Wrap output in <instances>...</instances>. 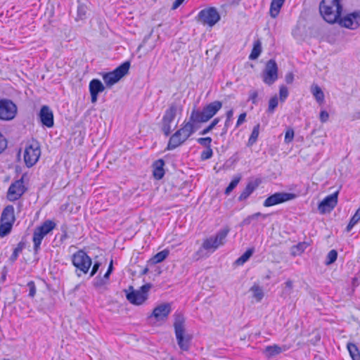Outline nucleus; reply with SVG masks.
<instances>
[{
  "mask_svg": "<svg viewBox=\"0 0 360 360\" xmlns=\"http://www.w3.org/2000/svg\"><path fill=\"white\" fill-rule=\"evenodd\" d=\"M174 317L173 326L177 345L182 351H188L192 336L186 331V319L181 313H175Z\"/></svg>",
  "mask_w": 360,
  "mask_h": 360,
  "instance_id": "f257e3e1",
  "label": "nucleus"
},
{
  "mask_svg": "<svg viewBox=\"0 0 360 360\" xmlns=\"http://www.w3.org/2000/svg\"><path fill=\"white\" fill-rule=\"evenodd\" d=\"M319 11L324 20L328 23L338 22L342 11L340 0H322L319 5Z\"/></svg>",
  "mask_w": 360,
  "mask_h": 360,
  "instance_id": "f03ea898",
  "label": "nucleus"
},
{
  "mask_svg": "<svg viewBox=\"0 0 360 360\" xmlns=\"http://www.w3.org/2000/svg\"><path fill=\"white\" fill-rule=\"evenodd\" d=\"M222 108V103L214 101L206 105L201 110H193L191 113V120L197 123L207 122L212 118Z\"/></svg>",
  "mask_w": 360,
  "mask_h": 360,
  "instance_id": "7ed1b4c3",
  "label": "nucleus"
},
{
  "mask_svg": "<svg viewBox=\"0 0 360 360\" xmlns=\"http://www.w3.org/2000/svg\"><path fill=\"white\" fill-rule=\"evenodd\" d=\"M229 232V228L219 230L215 236H210L204 240L202 244V248L210 252H214L219 247L225 243L226 238Z\"/></svg>",
  "mask_w": 360,
  "mask_h": 360,
  "instance_id": "20e7f679",
  "label": "nucleus"
},
{
  "mask_svg": "<svg viewBox=\"0 0 360 360\" xmlns=\"http://www.w3.org/2000/svg\"><path fill=\"white\" fill-rule=\"evenodd\" d=\"M130 63L126 61L118 66L113 71L103 75V79L107 86L111 87L112 85L118 82L124 75H126L129 70Z\"/></svg>",
  "mask_w": 360,
  "mask_h": 360,
  "instance_id": "39448f33",
  "label": "nucleus"
},
{
  "mask_svg": "<svg viewBox=\"0 0 360 360\" xmlns=\"http://www.w3.org/2000/svg\"><path fill=\"white\" fill-rule=\"evenodd\" d=\"M56 226V224L54 221L46 220L41 226L35 229L32 238L35 252H37L40 248L43 238L55 229Z\"/></svg>",
  "mask_w": 360,
  "mask_h": 360,
  "instance_id": "423d86ee",
  "label": "nucleus"
},
{
  "mask_svg": "<svg viewBox=\"0 0 360 360\" xmlns=\"http://www.w3.org/2000/svg\"><path fill=\"white\" fill-rule=\"evenodd\" d=\"M151 288V285L148 283L143 285L138 290H134L130 286L129 290H125L126 297L127 300L135 305L142 304L148 299V292Z\"/></svg>",
  "mask_w": 360,
  "mask_h": 360,
  "instance_id": "0eeeda50",
  "label": "nucleus"
},
{
  "mask_svg": "<svg viewBox=\"0 0 360 360\" xmlns=\"http://www.w3.org/2000/svg\"><path fill=\"white\" fill-rule=\"evenodd\" d=\"M220 18V15L214 7H209L201 10L196 17L198 22L211 27L217 24Z\"/></svg>",
  "mask_w": 360,
  "mask_h": 360,
  "instance_id": "6e6552de",
  "label": "nucleus"
},
{
  "mask_svg": "<svg viewBox=\"0 0 360 360\" xmlns=\"http://www.w3.org/2000/svg\"><path fill=\"white\" fill-rule=\"evenodd\" d=\"M40 155L39 143L36 141H31L26 146L24 153V160L27 167H31L34 165L39 160Z\"/></svg>",
  "mask_w": 360,
  "mask_h": 360,
  "instance_id": "1a4fd4ad",
  "label": "nucleus"
},
{
  "mask_svg": "<svg viewBox=\"0 0 360 360\" xmlns=\"http://www.w3.org/2000/svg\"><path fill=\"white\" fill-rule=\"evenodd\" d=\"M181 106L176 103H172L165 111L162 117V130L166 136H168L172 131L171 123L174 121L177 113H181Z\"/></svg>",
  "mask_w": 360,
  "mask_h": 360,
  "instance_id": "9d476101",
  "label": "nucleus"
},
{
  "mask_svg": "<svg viewBox=\"0 0 360 360\" xmlns=\"http://www.w3.org/2000/svg\"><path fill=\"white\" fill-rule=\"evenodd\" d=\"M72 263L76 267L77 271L86 274L92 264L91 259L83 250H79L73 254Z\"/></svg>",
  "mask_w": 360,
  "mask_h": 360,
  "instance_id": "9b49d317",
  "label": "nucleus"
},
{
  "mask_svg": "<svg viewBox=\"0 0 360 360\" xmlns=\"http://www.w3.org/2000/svg\"><path fill=\"white\" fill-rule=\"evenodd\" d=\"M296 198V195L290 193L278 192L269 196L263 202L264 207H271L278 205Z\"/></svg>",
  "mask_w": 360,
  "mask_h": 360,
  "instance_id": "f8f14e48",
  "label": "nucleus"
},
{
  "mask_svg": "<svg viewBox=\"0 0 360 360\" xmlns=\"http://www.w3.org/2000/svg\"><path fill=\"white\" fill-rule=\"evenodd\" d=\"M262 78L264 83L271 85L278 79V66L273 59L269 60L263 71Z\"/></svg>",
  "mask_w": 360,
  "mask_h": 360,
  "instance_id": "ddd939ff",
  "label": "nucleus"
},
{
  "mask_svg": "<svg viewBox=\"0 0 360 360\" xmlns=\"http://www.w3.org/2000/svg\"><path fill=\"white\" fill-rule=\"evenodd\" d=\"M16 105L9 100H0V120H11L15 116Z\"/></svg>",
  "mask_w": 360,
  "mask_h": 360,
  "instance_id": "4468645a",
  "label": "nucleus"
},
{
  "mask_svg": "<svg viewBox=\"0 0 360 360\" xmlns=\"http://www.w3.org/2000/svg\"><path fill=\"white\" fill-rule=\"evenodd\" d=\"M342 27L355 30L360 26V11H356L346 15L338 21Z\"/></svg>",
  "mask_w": 360,
  "mask_h": 360,
  "instance_id": "2eb2a0df",
  "label": "nucleus"
},
{
  "mask_svg": "<svg viewBox=\"0 0 360 360\" xmlns=\"http://www.w3.org/2000/svg\"><path fill=\"white\" fill-rule=\"evenodd\" d=\"M25 188L22 179L13 183L8 191L7 198L11 201L19 199L25 193Z\"/></svg>",
  "mask_w": 360,
  "mask_h": 360,
  "instance_id": "dca6fc26",
  "label": "nucleus"
},
{
  "mask_svg": "<svg viewBox=\"0 0 360 360\" xmlns=\"http://www.w3.org/2000/svg\"><path fill=\"white\" fill-rule=\"evenodd\" d=\"M338 192H335L326 196L319 205L318 209L320 213L330 212L338 203Z\"/></svg>",
  "mask_w": 360,
  "mask_h": 360,
  "instance_id": "f3484780",
  "label": "nucleus"
},
{
  "mask_svg": "<svg viewBox=\"0 0 360 360\" xmlns=\"http://www.w3.org/2000/svg\"><path fill=\"white\" fill-rule=\"evenodd\" d=\"M172 310L169 303H163L154 308L150 318H154L157 321H165Z\"/></svg>",
  "mask_w": 360,
  "mask_h": 360,
  "instance_id": "a211bd4d",
  "label": "nucleus"
},
{
  "mask_svg": "<svg viewBox=\"0 0 360 360\" xmlns=\"http://www.w3.org/2000/svg\"><path fill=\"white\" fill-rule=\"evenodd\" d=\"M89 92L91 103H95L98 100V96L105 90L103 83L98 79H94L89 82Z\"/></svg>",
  "mask_w": 360,
  "mask_h": 360,
  "instance_id": "6ab92c4d",
  "label": "nucleus"
},
{
  "mask_svg": "<svg viewBox=\"0 0 360 360\" xmlns=\"http://www.w3.org/2000/svg\"><path fill=\"white\" fill-rule=\"evenodd\" d=\"M39 115L43 125L49 128L53 126V114L49 106L43 105Z\"/></svg>",
  "mask_w": 360,
  "mask_h": 360,
  "instance_id": "aec40b11",
  "label": "nucleus"
},
{
  "mask_svg": "<svg viewBox=\"0 0 360 360\" xmlns=\"http://www.w3.org/2000/svg\"><path fill=\"white\" fill-rule=\"evenodd\" d=\"M195 123L197 122L191 121L190 117L189 121L186 122H184L181 127L178 129V134L181 135L184 139L187 140L195 131L194 127Z\"/></svg>",
  "mask_w": 360,
  "mask_h": 360,
  "instance_id": "412c9836",
  "label": "nucleus"
},
{
  "mask_svg": "<svg viewBox=\"0 0 360 360\" xmlns=\"http://www.w3.org/2000/svg\"><path fill=\"white\" fill-rule=\"evenodd\" d=\"M15 220L14 207L13 205H7L3 210L0 221L14 224Z\"/></svg>",
  "mask_w": 360,
  "mask_h": 360,
  "instance_id": "4be33fe9",
  "label": "nucleus"
},
{
  "mask_svg": "<svg viewBox=\"0 0 360 360\" xmlns=\"http://www.w3.org/2000/svg\"><path fill=\"white\" fill-rule=\"evenodd\" d=\"M186 139H184L181 135L178 134V130L170 137L168 145L167 150H173L180 145H181L184 142H185Z\"/></svg>",
  "mask_w": 360,
  "mask_h": 360,
  "instance_id": "5701e85b",
  "label": "nucleus"
},
{
  "mask_svg": "<svg viewBox=\"0 0 360 360\" xmlns=\"http://www.w3.org/2000/svg\"><path fill=\"white\" fill-rule=\"evenodd\" d=\"M164 165H165V162L162 159H159V160H156L153 165V176L158 180L161 179L164 176V174H165V170L163 168Z\"/></svg>",
  "mask_w": 360,
  "mask_h": 360,
  "instance_id": "b1692460",
  "label": "nucleus"
},
{
  "mask_svg": "<svg viewBox=\"0 0 360 360\" xmlns=\"http://www.w3.org/2000/svg\"><path fill=\"white\" fill-rule=\"evenodd\" d=\"M285 1V0H271L269 9V14L271 18H276L278 15Z\"/></svg>",
  "mask_w": 360,
  "mask_h": 360,
  "instance_id": "393cba45",
  "label": "nucleus"
},
{
  "mask_svg": "<svg viewBox=\"0 0 360 360\" xmlns=\"http://www.w3.org/2000/svg\"><path fill=\"white\" fill-rule=\"evenodd\" d=\"M286 350L285 347H280L277 345L267 346L264 349V354L268 358H271Z\"/></svg>",
  "mask_w": 360,
  "mask_h": 360,
  "instance_id": "a878e982",
  "label": "nucleus"
},
{
  "mask_svg": "<svg viewBox=\"0 0 360 360\" xmlns=\"http://www.w3.org/2000/svg\"><path fill=\"white\" fill-rule=\"evenodd\" d=\"M257 186L255 185L253 183L250 182L247 184L246 187L244 188V190L242 191L240 195L238 197L239 201H243L245 199H247L255 190Z\"/></svg>",
  "mask_w": 360,
  "mask_h": 360,
  "instance_id": "bb28decb",
  "label": "nucleus"
},
{
  "mask_svg": "<svg viewBox=\"0 0 360 360\" xmlns=\"http://www.w3.org/2000/svg\"><path fill=\"white\" fill-rule=\"evenodd\" d=\"M252 293V297L257 301L260 302L264 297V291L262 287L257 284H254L250 289Z\"/></svg>",
  "mask_w": 360,
  "mask_h": 360,
  "instance_id": "cd10ccee",
  "label": "nucleus"
},
{
  "mask_svg": "<svg viewBox=\"0 0 360 360\" xmlns=\"http://www.w3.org/2000/svg\"><path fill=\"white\" fill-rule=\"evenodd\" d=\"M169 252L168 250H166V249L163 250L162 251H160V252H158L156 255H155L150 259V261L152 264H154L162 262L167 257V256L169 255Z\"/></svg>",
  "mask_w": 360,
  "mask_h": 360,
  "instance_id": "c85d7f7f",
  "label": "nucleus"
},
{
  "mask_svg": "<svg viewBox=\"0 0 360 360\" xmlns=\"http://www.w3.org/2000/svg\"><path fill=\"white\" fill-rule=\"evenodd\" d=\"M311 91L319 103H322L323 101L324 94L318 85H312L311 87Z\"/></svg>",
  "mask_w": 360,
  "mask_h": 360,
  "instance_id": "c756f323",
  "label": "nucleus"
},
{
  "mask_svg": "<svg viewBox=\"0 0 360 360\" xmlns=\"http://www.w3.org/2000/svg\"><path fill=\"white\" fill-rule=\"evenodd\" d=\"M262 52V45L261 42L257 40L254 43L253 49L250 54L249 58L250 60L257 59Z\"/></svg>",
  "mask_w": 360,
  "mask_h": 360,
  "instance_id": "7c9ffc66",
  "label": "nucleus"
},
{
  "mask_svg": "<svg viewBox=\"0 0 360 360\" xmlns=\"http://www.w3.org/2000/svg\"><path fill=\"white\" fill-rule=\"evenodd\" d=\"M13 224L0 221V236L1 238L7 236L11 231Z\"/></svg>",
  "mask_w": 360,
  "mask_h": 360,
  "instance_id": "2f4dec72",
  "label": "nucleus"
},
{
  "mask_svg": "<svg viewBox=\"0 0 360 360\" xmlns=\"http://www.w3.org/2000/svg\"><path fill=\"white\" fill-rule=\"evenodd\" d=\"M360 221V207L356 211L354 214L351 218L348 225L346 227V231L349 232L353 227Z\"/></svg>",
  "mask_w": 360,
  "mask_h": 360,
  "instance_id": "473e14b6",
  "label": "nucleus"
},
{
  "mask_svg": "<svg viewBox=\"0 0 360 360\" xmlns=\"http://www.w3.org/2000/svg\"><path fill=\"white\" fill-rule=\"evenodd\" d=\"M254 252V250L252 248H250L247 250L237 260L236 264L238 265H242L245 262H246L250 257L252 255Z\"/></svg>",
  "mask_w": 360,
  "mask_h": 360,
  "instance_id": "72a5a7b5",
  "label": "nucleus"
},
{
  "mask_svg": "<svg viewBox=\"0 0 360 360\" xmlns=\"http://www.w3.org/2000/svg\"><path fill=\"white\" fill-rule=\"evenodd\" d=\"M259 134V124L254 127L248 140V146H252L257 140Z\"/></svg>",
  "mask_w": 360,
  "mask_h": 360,
  "instance_id": "f704fd0d",
  "label": "nucleus"
},
{
  "mask_svg": "<svg viewBox=\"0 0 360 360\" xmlns=\"http://www.w3.org/2000/svg\"><path fill=\"white\" fill-rule=\"evenodd\" d=\"M233 115V110L232 109H231V110H229V111L226 112V121L224 122V129H223L222 134H226L227 133L229 127L232 124Z\"/></svg>",
  "mask_w": 360,
  "mask_h": 360,
  "instance_id": "c9c22d12",
  "label": "nucleus"
},
{
  "mask_svg": "<svg viewBox=\"0 0 360 360\" xmlns=\"http://www.w3.org/2000/svg\"><path fill=\"white\" fill-rule=\"evenodd\" d=\"M240 176H235L225 190V194L229 195L238 184L240 181Z\"/></svg>",
  "mask_w": 360,
  "mask_h": 360,
  "instance_id": "e433bc0d",
  "label": "nucleus"
},
{
  "mask_svg": "<svg viewBox=\"0 0 360 360\" xmlns=\"http://www.w3.org/2000/svg\"><path fill=\"white\" fill-rule=\"evenodd\" d=\"M219 122H220V118L219 117L214 118L212 121V122L206 128H205L202 131H200V134L205 135V134H208L210 131H211L216 127V125Z\"/></svg>",
  "mask_w": 360,
  "mask_h": 360,
  "instance_id": "4c0bfd02",
  "label": "nucleus"
},
{
  "mask_svg": "<svg viewBox=\"0 0 360 360\" xmlns=\"http://www.w3.org/2000/svg\"><path fill=\"white\" fill-rule=\"evenodd\" d=\"M338 257V252L335 250H331L327 255L326 264L327 265L334 263Z\"/></svg>",
  "mask_w": 360,
  "mask_h": 360,
  "instance_id": "58836bf2",
  "label": "nucleus"
},
{
  "mask_svg": "<svg viewBox=\"0 0 360 360\" xmlns=\"http://www.w3.org/2000/svg\"><path fill=\"white\" fill-rule=\"evenodd\" d=\"M86 6L84 4H79L77 7V20H83L86 13Z\"/></svg>",
  "mask_w": 360,
  "mask_h": 360,
  "instance_id": "ea45409f",
  "label": "nucleus"
},
{
  "mask_svg": "<svg viewBox=\"0 0 360 360\" xmlns=\"http://www.w3.org/2000/svg\"><path fill=\"white\" fill-rule=\"evenodd\" d=\"M108 283V281L104 280V278H103L102 277L97 276L94 280V285L96 288H101L103 286L107 285Z\"/></svg>",
  "mask_w": 360,
  "mask_h": 360,
  "instance_id": "a19ab883",
  "label": "nucleus"
},
{
  "mask_svg": "<svg viewBox=\"0 0 360 360\" xmlns=\"http://www.w3.org/2000/svg\"><path fill=\"white\" fill-rule=\"evenodd\" d=\"M308 244L306 243H300L296 246L293 247L292 252L294 255L301 254L307 248Z\"/></svg>",
  "mask_w": 360,
  "mask_h": 360,
  "instance_id": "79ce46f5",
  "label": "nucleus"
},
{
  "mask_svg": "<svg viewBox=\"0 0 360 360\" xmlns=\"http://www.w3.org/2000/svg\"><path fill=\"white\" fill-rule=\"evenodd\" d=\"M347 350L349 353L350 356L359 354V350L356 345L349 342L347 345Z\"/></svg>",
  "mask_w": 360,
  "mask_h": 360,
  "instance_id": "37998d69",
  "label": "nucleus"
},
{
  "mask_svg": "<svg viewBox=\"0 0 360 360\" xmlns=\"http://www.w3.org/2000/svg\"><path fill=\"white\" fill-rule=\"evenodd\" d=\"M212 141V139L210 137L199 138L197 140L198 143L206 148H211Z\"/></svg>",
  "mask_w": 360,
  "mask_h": 360,
  "instance_id": "c03bdc74",
  "label": "nucleus"
},
{
  "mask_svg": "<svg viewBox=\"0 0 360 360\" xmlns=\"http://www.w3.org/2000/svg\"><path fill=\"white\" fill-rule=\"evenodd\" d=\"M278 98L274 96L269 100L268 110L273 112L275 108L278 106Z\"/></svg>",
  "mask_w": 360,
  "mask_h": 360,
  "instance_id": "a18cd8bd",
  "label": "nucleus"
},
{
  "mask_svg": "<svg viewBox=\"0 0 360 360\" xmlns=\"http://www.w3.org/2000/svg\"><path fill=\"white\" fill-rule=\"evenodd\" d=\"M213 155L212 149L211 148H207V149L202 152L201 153V159L208 160L212 158Z\"/></svg>",
  "mask_w": 360,
  "mask_h": 360,
  "instance_id": "49530a36",
  "label": "nucleus"
},
{
  "mask_svg": "<svg viewBox=\"0 0 360 360\" xmlns=\"http://www.w3.org/2000/svg\"><path fill=\"white\" fill-rule=\"evenodd\" d=\"M294 131L292 129H288L285 134V142L288 143L293 140Z\"/></svg>",
  "mask_w": 360,
  "mask_h": 360,
  "instance_id": "de8ad7c7",
  "label": "nucleus"
},
{
  "mask_svg": "<svg viewBox=\"0 0 360 360\" xmlns=\"http://www.w3.org/2000/svg\"><path fill=\"white\" fill-rule=\"evenodd\" d=\"M279 95H280V99L282 101H284L288 96V89L284 86H281L280 91H279Z\"/></svg>",
  "mask_w": 360,
  "mask_h": 360,
  "instance_id": "09e8293b",
  "label": "nucleus"
},
{
  "mask_svg": "<svg viewBox=\"0 0 360 360\" xmlns=\"http://www.w3.org/2000/svg\"><path fill=\"white\" fill-rule=\"evenodd\" d=\"M29 287V296L33 297L36 294V288L34 281H30L27 283Z\"/></svg>",
  "mask_w": 360,
  "mask_h": 360,
  "instance_id": "8fccbe9b",
  "label": "nucleus"
},
{
  "mask_svg": "<svg viewBox=\"0 0 360 360\" xmlns=\"http://www.w3.org/2000/svg\"><path fill=\"white\" fill-rule=\"evenodd\" d=\"M22 251V247H20V245H18L17 248H15L14 250H13V252L11 256V260L14 262L17 259L18 257V255L19 253Z\"/></svg>",
  "mask_w": 360,
  "mask_h": 360,
  "instance_id": "3c124183",
  "label": "nucleus"
},
{
  "mask_svg": "<svg viewBox=\"0 0 360 360\" xmlns=\"http://www.w3.org/2000/svg\"><path fill=\"white\" fill-rule=\"evenodd\" d=\"M7 146L6 139L0 134V153L4 151Z\"/></svg>",
  "mask_w": 360,
  "mask_h": 360,
  "instance_id": "603ef678",
  "label": "nucleus"
},
{
  "mask_svg": "<svg viewBox=\"0 0 360 360\" xmlns=\"http://www.w3.org/2000/svg\"><path fill=\"white\" fill-rule=\"evenodd\" d=\"M245 117H246L245 112L241 113L239 115L237 122H236V128L238 127L240 124H242L245 122Z\"/></svg>",
  "mask_w": 360,
  "mask_h": 360,
  "instance_id": "864d4df0",
  "label": "nucleus"
},
{
  "mask_svg": "<svg viewBox=\"0 0 360 360\" xmlns=\"http://www.w3.org/2000/svg\"><path fill=\"white\" fill-rule=\"evenodd\" d=\"M319 117L321 122H326L328 120L329 114L326 110H322Z\"/></svg>",
  "mask_w": 360,
  "mask_h": 360,
  "instance_id": "5fc2aeb1",
  "label": "nucleus"
},
{
  "mask_svg": "<svg viewBox=\"0 0 360 360\" xmlns=\"http://www.w3.org/2000/svg\"><path fill=\"white\" fill-rule=\"evenodd\" d=\"M100 266H101V264L99 262L94 263L93 268L91 269V274H90V276H93L96 274V272L98 271V270L100 268Z\"/></svg>",
  "mask_w": 360,
  "mask_h": 360,
  "instance_id": "6e6d98bb",
  "label": "nucleus"
},
{
  "mask_svg": "<svg viewBox=\"0 0 360 360\" xmlns=\"http://www.w3.org/2000/svg\"><path fill=\"white\" fill-rule=\"evenodd\" d=\"M294 79V75L292 72H288L285 75V82L288 84H291L293 82Z\"/></svg>",
  "mask_w": 360,
  "mask_h": 360,
  "instance_id": "4d7b16f0",
  "label": "nucleus"
},
{
  "mask_svg": "<svg viewBox=\"0 0 360 360\" xmlns=\"http://www.w3.org/2000/svg\"><path fill=\"white\" fill-rule=\"evenodd\" d=\"M257 93L255 91H253L250 93L249 99L252 101L253 103H255L257 102Z\"/></svg>",
  "mask_w": 360,
  "mask_h": 360,
  "instance_id": "13d9d810",
  "label": "nucleus"
},
{
  "mask_svg": "<svg viewBox=\"0 0 360 360\" xmlns=\"http://www.w3.org/2000/svg\"><path fill=\"white\" fill-rule=\"evenodd\" d=\"M267 216H268V214H262L261 212H257V213L252 214V218H253V219H256L260 217L263 219H265L267 217Z\"/></svg>",
  "mask_w": 360,
  "mask_h": 360,
  "instance_id": "bf43d9fd",
  "label": "nucleus"
},
{
  "mask_svg": "<svg viewBox=\"0 0 360 360\" xmlns=\"http://www.w3.org/2000/svg\"><path fill=\"white\" fill-rule=\"evenodd\" d=\"M184 0H176L172 5V9H176L184 2Z\"/></svg>",
  "mask_w": 360,
  "mask_h": 360,
  "instance_id": "052dcab7",
  "label": "nucleus"
},
{
  "mask_svg": "<svg viewBox=\"0 0 360 360\" xmlns=\"http://www.w3.org/2000/svg\"><path fill=\"white\" fill-rule=\"evenodd\" d=\"M252 220H254V219H253V218H252V215H250L246 219H244L243 224H246V225H249L251 224Z\"/></svg>",
  "mask_w": 360,
  "mask_h": 360,
  "instance_id": "680f3d73",
  "label": "nucleus"
},
{
  "mask_svg": "<svg viewBox=\"0 0 360 360\" xmlns=\"http://www.w3.org/2000/svg\"><path fill=\"white\" fill-rule=\"evenodd\" d=\"M285 287L288 288L289 290H291L292 288V282L290 280L287 281L285 283Z\"/></svg>",
  "mask_w": 360,
  "mask_h": 360,
  "instance_id": "e2e57ef3",
  "label": "nucleus"
},
{
  "mask_svg": "<svg viewBox=\"0 0 360 360\" xmlns=\"http://www.w3.org/2000/svg\"><path fill=\"white\" fill-rule=\"evenodd\" d=\"M110 274H111L110 272L106 271V273L104 274V276L102 278H104V280H106L107 281L109 282V276H110Z\"/></svg>",
  "mask_w": 360,
  "mask_h": 360,
  "instance_id": "0e129e2a",
  "label": "nucleus"
},
{
  "mask_svg": "<svg viewBox=\"0 0 360 360\" xmlns=\"http://www.w3.org/2000/svg\"><path fill=\"white\" fill-rule=\"evenodd\" d=\"M112 269H113L112 260H111L110 262V264H109V266H108V269L107 271L112 273Z\"/></svg>",
  "mask_w": 360,
  "mask_h": 360,
  "instance_id": "69168bd1",
  "label": "nucleus"
},
{
  "mask_svg": "<svg viewBox=\"0 0 360 360\" xmlns=\"http://www.w3.org/2000/svg\"><path fill=\"white\" fill-rule=\"evenodd\" d=\"M351 357H352V360H360V353L356 354V355H354Z\"/></svg>",
  "mask_w": 360,
  "mask_h": 360,
  "instance_id": "338daca9",
  "label": "nucleus"
},
{
  "mask_svg": "<svg viewBox=\"0 0 360 360\" xmlns=\"http://www.w3.org/2000/svg\"><path fill=\"white\" fill-rule=\"evenodd\" d=\"M352 283H353V285H355L356 283H357V278H353Z\"/></svg>",
  "mask_w": 360,
  "mask_h": 360,
  "instance_id": "774afa93",
  "label": "nucleus"
}]
</instances>
